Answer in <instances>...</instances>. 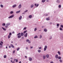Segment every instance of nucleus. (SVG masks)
Segmentation results:
<instances>
[{
	"label": "nucleus",
	"mask_w": 63,
	"mask_h": 63,
	"mask_svg": "<svg viewBox=\"0 0 63 63\" xmlns=\"http://www.w3.org/2000/svg\"><path fill=\"white\" fill-rule=\"evenodd\" d=\"M9 48H11V47L10 46H9Z\"/></svg>",
	"instance_id": "obj_59"
},
{
	"label": "nucleus",
	"mask_w": 63,
	"mask_h": 63,
	"mask_svg": "<svg viewBox=\"0 0 63 63\" xmlns=\"http://www.w3.org/2000/svg\"><path fill=\"white\" fill-rule=\"evenodd\" d=\"M3 47V46H0V48H2Z\"/></svg>",
	"instance_id": "obj_54"
},
{
	"label": "nucleus",
	"mask_w": 63,
	"mask_h": 63,
	"mask_svg": "<svg viewBox=\"0 0 63 63\" xmlns=\"http://www.w3.org/2000/svg\"><path fill=\"white\" fill-rule=\"evenodd\" d=\"M39 4H37L36 3H35L34 4V5L35 6H36V7L37 8L39 6Z\"/></svg>",
	"instance_id": "obj_7"
},
{
	"label": "nucleus",
	"mask_w": 63,
	"mask_h": 63,
	"mask_svg": "<svg viewBox=\"0 0 63 63\" xmlns=\"http://www.w3.org/2000/svg\"><path fill=\"white\" fill-rule=\"evenodd\" d=\"M52 38V36H51V37H50L49 38V40H51V39Z\"/></svg>",
	"instance_id": "obj_39"
},
{
	"label": "nucleus",
	"mask_w": 63,
	"mask_h": 63,
	"mask_svg": "<svg viewBox=\"0 0 63 63\" xmlns=\"http://www.w3.org/2000/svg\"><path fill=\"white\" fill-rule=\"evenodd\" d=\"M26 49L27 50L28 49V47H26Z\"/></svg>",
	"instance_id": "obj_51"
},
{
	"label": "nucleus",
	"mask_w": 63,
	"mask_h": 63,
	"mask_svg": "<svg viewBox=\"0 0 63 63\" xmlns=\"http://www.w3.org/2000/svg\"><path fill=\"white\" fill-rule=\"evenodd\" d=\"M38 38V36L37 35H35L34 37V39H37V38Z\"/></svg>",
	"instance_id": "obj_15"
},
{
	"label": "nucleus",
	"mask_w": 63,
	"mask_h": 63,
	"mask_svg": "<svg viewBox=\"0 0 63 63\" xmlns=\"http://www.w3.org/2000/svg\"><path fill=\"white\" fill-rule=\"evenodd\" d=\"M49 24H52V22H50L49 23Z\"/></svg>",
	"instance_id": "obj_52"
},
{
	"label": "nucleus",
	"mask_w": 63,
	"mask_h": 63,
	"mask_svg": "<svg viewBox=\"0 0 63 63\" xmlns=\"http://www.w3.org/2000/svg\"><path fill=\"white\" fill-rule=\"evenodd\" d=\"M60 26L61 27H62V28H63V25H60Z\"/></svg>",
	"instance_id": "obj_41"
},
{
	"label": "nucleus",
	"mask_w": 63,
	"mask_h": 63,
	"mask_svg": "<svg viewBox=\"0 0 63 63\" xmlns=\"http://www.w3.org/2000/svg\"><path fill=\"white\" fill-rule=\"evenodd\" d=\"M20 35V33H19L17 34V36H18L17 38L18 39L20 38H21V37Z\"/></svg>",
	"instance_id": "obj_2"
},
{
	"label": "nucleus",
	"mask_w": 63,
	"mask_h": 63,
	"mask_svg": "<svg viewBox=\"0 0 63 63\" xmlns=\"http://www.w3.org/2000/svg\"><path fill=\"white\" fill-rule=\"evenodd\" d=\"M0 45H1V46H3V44H2V43H0Z\"/></svg>",
	"instance_id": "obj_53"
},
{
	"label": "nucleus",
	"mask_w": 63,
	"mask_h": 63,
	"mask_svg": "<svg viewBox=\"0 0 63 63\" xmlns=\"http://www.w3.org/2000/svg\"><path fill=\"white\" fill-rule=\"evenodd\" d=\"M25 58H26V59H27V56H25Z\"/></svg>",
	"instance_id": "obj_60"
},
{
	"label": "nucleus",
	"mask_w": 63,
	"mask_h": 63,
	"mask_svg": "<svg viewBox=\"0 0 63 63\" xmlns=\"http://www.w3.org/2000/svg\"><path fill=\"white\" fill-rule=\"evenodd\" d=\"M8 39H10V38H11V35H9L8 36Z\"/></svg>",
	"instance_id": "obj_35"
},
{
	"label": "nucleus",
	"mask_w": 63,
	"mask_h": 63,
	"mask_svg": "<svg viewBox=\"0 0 63 63\" xmlns=\"http://www.w3.org/2000/svg\"><path fill=\"white\" fill-rule=\"evenodd\" d=\"M14 16V15H12L11 16H10L8 17V18H13V17Z\"/></svg>",
	"instance_id": "obj_5"
},
{
	"label": "nucleus",
	"mask_w": 63,
	"mask_h": 63,
	"mask_svg": "<svg viewBox=\"0 0 63 63\" xmlns=\"http://www.w3.org/2000/svg\"><path fill=\"white\" fill-rule=\"evenodd\" d=\"M15 52H16V50H14L13 51V53H15Z\"/></svg>",
	"instance_id": "obj_40"
},
{
	"label": "nucleus",
	"mask_w": 63,
	"mask_h": 63,
	"mask_svg": "<svg viewBox=\"0 0 63 63\" xmlns=\"http://www.w3.org/2000/svg\"><path fill=\"white\" fill-rule=\"evenodd\" d=\"M5 28H7L8 27V26L6 25L5 26Z\"/></svg>",
	"instance_id": "obj_43"
},
{
	"label": "nucleus",
	"mask_w": 63,
	"mask_h": 63,
	"mask_svg": "<svg viewBox=\"0 0 63 63\" xmlns=\"http://www.w3.org/2000/svg\"><path fill=\"white\" fill-rule=\"evenodd\" d=\"M46 0H42V3H44V2H46Z\"/></svg>",
	"instance_id": "obj_25"
},
{
	"label": "nucleus",
	"mask_w": 63,
	"mask_h": 63,
	"mask_svg": "<svg viewBox=\"0 0 63 63\" xmlns=\"http://www.w3.org/2000/svg\"><path fill=\"white\" fill-rule=\"evenodd\" d=\"M10 59H13V58H12V57H11V58H10Z\"/></svg>",
	"instance_id": "obj_61"
},
{
	"label": "nucleus",
	"mask_w": 63,
	"mask_h": 63,
	"mask_svg": "<svg viewBox=\"0 0 63 63\" xmlns=\"http://www.w3.org/2000/svg\"><path fill=\"white\" fill-rule=\"evenodd\" d=\"M26 42L27 43H28L29 44H31V41L28 39L26 40Z\"/></svg>",
	"instance_id": "obj_3"
},
{
	"label": "nucleus",
	"mask_w": 63,
	"mask_h": 63,
	"mask_svg": "<svg viewBox=\"0 0 63 63\" xmlns=\"http://www.w3.org/2000/svg\"><path fill=\"white\" fill-rule=\"evenodd\" d=\"M0 7H1V8H3V5L2 4H1L0 5Z\"/></svg>",
	"instance_id": "obj_34"
},
{
	"label": "nucleus",
	"mask_w": 63,
	"mask_h": 63,
	"mask_svg": "<svg viewBox=\"0 0 63 63\" xmlns=\"http://www.w3.org/2000/svg\"><path fill=\"white\" fill-rule=\"evenodd\" d=\"M30 7L31 8H33V7H34V4L31 5Z\"/></svg>",
	"instance_id": "obj_16"
},
{
	"label": "nucleus",
	"mask_w": 63,
	"mask_h": 63,
	"mask_svg": "<svg viewBox=\"0 0 63 63\" xmlns=\"http://www.w3.org/2000/svg\"><path fill=\"white\" fill-rule=\"evenodd\" d=\"M14 13V12L13 11H11L10 12V14H12Z\"/></svg>",
	"instance_id": "obj_30"
},
{
	"label": "nucleus",
	"mask_w": 63,
	"mask_h": 63,
	"mask_svg": "<svg viewBox=\"0 0 63 63\" xmlns=\"http://www.w3.org/2000/svg\"><path fill=\"white\" fill-rule=\"evenodd\" d=\"M46 57L47 58H48L49 57V56H48V55H46Z\"/></svg>",
	"instance_id": "obj_31"
},
{
	"label": "nucleus",
	"mask_w": 63,
	"mask_h": 63,
	"mask_svg": "<svg viewBox=\"0 0 63 63\" xmlns=\"http://www.w3.org/2000/svg\"><path fill=\"white\" fill-rule=\"evenodd\" d=\"M47 46L46 45L44 46V51H46V50H47Z\"/></svg>",
	"instance_id": "obj_4"
},
{
	"label": "nucleus",
	"mask_w": 63,
	"mask_h": 63,
	"mask_svg": "<svg viewBox=\"0 0 63 63\" xmlns=\"http://www.w3.org/2000/svg\"><path fill=\"white\" fill-rule=\"evenodd\" d=\"M39 49H42V47H40L38 48Z\"/></svg>",
	"instance_id": "obj_44"
},
{
	"label": "nucleus",
	"mask_w": 63,
	"mask_h": 63,
	"mask_svg": "<svg viewBox=\"0 0 63 63\" xmlns=\"http://www.w3.org/2000/svg\"><path fill=\"white\" fill-rule=\"evenodd\" d=\"M29 60L30 61H31L32 60V58L31 57H29Z\"/></svg>",
	"instance_id": "obj_6"
},
{
	"label": "nucleus",
	"mask_w": 63,
	"mask_h": 63,
	"mask_svg": "<svg viewBox=\"0 0 63 63\" xmlns=\"http://www.w3.org/2000/svg\"><path fill=\"white\" fill-rule=\"evenodd\" d=\"M42 35H40L39 36V38L40 39H42Z\"/></svg>",
	"instance_id": "obj_19"
},
{
	"label": "nucleus",
	"mask_w": 63,
	"mask_h": 63,
	"mask_svg": "<svg viewBox=\"0 0 63 63\" xmlns=\"http://www.w3.org/2000/svg\"><path fill=\"white\" fill-rule=\"evenodd\" d=\"M2 26H5L6 25V24L4 23H3L2 24Z\"/></svg>",
	"instance_id": "obj_23"
},
{
	"label": "nucleus",
	"mask_w": 63,
	"mask_h": 63,
	"mask_svg": "<svg viewBox=\"0 0 63 63\" xmlns=\"http://www.w3.org/2000/svg\"><path fill=\"white\" fill-rule=\"evenodd\" d=\"M57 26H59V24H57Z\"/></svg>",
	"instance_id": "obj_49"
},
{
	"label": "nucleus",
	"mask_w": 63,
	"mask_h": 63,
	"mask_svg": "<svg viewBox=\"0 0 63 63\" xmlns=\"http://www.w3.org/2000/svg\"><path fill=\"white\" fill-rule=\"evenodd\" d=\"M21 8V4H20L18 6V8L19 9H20Z\"/></svg>",
	"instance_id": "obj_9"
},
{
	"label": "nucleus",
	"mask_w": 63,
	"mask_h": 63,
	"mask_svg": "<svg viewBox=\"0 0 63 63\" xmlns=\"http://www.w3.org/2000/svg\"><path fill=\"white\" fill-rule=\"evenodd\" d=\"M21 36H23V33H21Z\"/></svg>",
	"instance_id": "obj_29"
},
{
	"label": "nucleus",
	"mask_w": 63,
	"mask_h": 63,
	"mask_svg": "<svg viewBox=\"0 0 63 63\" xmlns=\"http://www.w3.org/2000/svg\"><path fill=\"white\" fill-rule=\"evenodd\" d=\"M56 2L57 3H59L60 2V1L59 0H58L56 1Z\"/></svg>",
	"instance_id": "obj_21"
},
{
	"label": "nucleus",
	"mask_w": 63,
	"mask_h": 63,
	"mask_svg": "<svg viewBox=\"0 0 63 63\" xmlns=\"http://www.w3.org/2000/svg\"><path fill=\"white\" fill-rule=\"evenodd\" d=\"M12 35V33L11 32H10L9 33V35L10 36H11V35Z\"/></svg>",
	"instance_id": "obj_38"
},
{
	"label": "nucleus",
	"mask_w": 63,
	"mask_h": 63,
	"mask_svg": "<svg viewBox=\"0 0 63 63\" xmlns=\"http://www.w3.org/2000/svg\"><path fill=\"white\" fill-rule=\"evenodd\" d=\"M12 34H15V32H12Z\"/></svg>",
	"instance_id": "obj_58"
},
{
	"label": "nucleus",
	"mask_w": 63,
	"mask_h": 63,
	"mask_svg": "<svg viewBox=\"0 0 63 63\" xmlns=\"http://www.w3.org/2000/svg\"><path fill=\"white\" fill-rule=\"evenodd\" d=\"M16 62H18V61L17 59L16 60Z\"/></svg>",
	"instance_id": "obj_57"
},
{
	"label": "nucleus",
	"mask_w": 63,
	"mask_h": 63,
	"mask_svg": "<svg viewBox=\"0 0 63 63\" xmlns=\"http://www.w3.org/2000/svg\"><path fill=\"white\" fill-rule=\"evenodd\" d=\"M10 24L11 23L8 22L6 24V25H7V26H9V25H10Z\"/></svg>",
	"instance_id": "obj_8"
},
{
	"label": "nucleus",
	"mask_w": 63,
	"mask_h": 63,
	"mask_svg": "<svg viewBox=\"0 0 63 63\" xmlns=\"http://www.w3.org/2000/svg\"><path fill=\"white\" fill-rule=\"evenodd\" d=\"M49 19H49V18H47L46 19V20H49Z\"/></svg>",
	"instance_id": "obj_32"
},
{
	"label": "nucleus",
	"mask_w": 63,
	"mask_h": 63,
	"mask_svg": "<svg viewBox=\"0 0 63 63\" xmlns=\"http://www.w3.org/2000/svg\"><path fill=\"white\" fill-rule=\"evenodd\" d=\"M49 0H46V2H49Z\"/></svg>",
	"instance_id": "obj_55"
},
{
	"label": "nucleus",
	"mask_w": 63,
	"mask_h": 63,
	"mask_svg": "<svg viewBox=\"0 0 63 63\" xmlns=\"http://www.w3.org/2000/svg\"><path fill=\"white\" fill-rule=\"evenodd\" d=\"M10 46L11 47H13V48H15V47L14 46V45H13L12 44H11Z\"/></svg>",
	"instance_id": "obj_11"
},
{
	"label": "nucleus",
	"mask_w": 63,
	"mask_h": 63,
	"mask_svg": "<svg viewBox=\"0 0 63 63\" xmlns=\"http://www.w3.org/2000/svg\"><path fill=\"white\" fill-rule=\"evenodd\" d=\"M58 53L59 55H61V52L60 51H58Z\"/></svg>",
	"instance_id": "obj_12"
},
{
	"label": "nucleus",
	"mask_w": 63,
	"mask_h": 63,
	"mask_svg": "<svg viewBox=\"0 0 63 63\" xmlns=\"http://www.w3.org/2000/svg\"><path fill=\"white\" fill-rule=\"evenodd\" d=\"M38 52L40 53V52H41V50L40 49H38Z\"/></svg>",
	"instance_id": "obj_26"
},
{
	"label": "nucleus",
	"mask_w": 63,
	"mask_h": 63,
	"mask_svg": "<svg viewBox=\"0 0 63 63\" xmlns=\"http://www.w3.org/2000/svg\"><path fill=\"white\" fill-rule=\"evenodd\" d=\"M59 29L60 31H63V29L61 27Z\"/></svg>",
	"instance_id": "obj_20"
},
{
	"label": "nucleus",
	"mask_w": 63,
	"mask_h": 63,
	"mask_svg": "<svg viewBox=\"0 0 63 63\" xmlns=\"http://www.w3.org/2000/svg\"><path fill=\"white\" fill-rule=\"evenodd\" d=\"M6 57H7V56H6V55H5L4 56V58H6Z\"/></svg>",
	"instance_id": "obj_45"
},
{
	"label": "nucleus",
	"mask_w": 63,
	"mask_h": 63,
	"mask_svg": "<svg viewBox=\"0 0 63 63\" xmlns=\"http://www.w3.org/2000/svg\"><path fill=\"white\" fill-rule=\"evenodd\" d=\"M55 58L56 59H61V57L60 56L58 57V55L57 54L55 55Z\"/></svg>",
	"instance_id": "obj_1"
},
{
	"label": "nucleus",
	"mask_w": 63,
	"mask_h": 63,
	"mask_svg": "<svg viewBox=\"0 0 63 63\" xmlns=\"http://www.w3.org/2000/svg\"><path fill=\"white\" fill-rule=\"evenodd\" d=\"M15 63V62L12 61V63Z\"/></svg>",
	"instance_id": "obj_62"
},
{
	"label": "nucleus",
	"mask_w": 63,
	"mask_h": 63,
	"mask_svg": "<svg viewBox=\"0 0 63 63\" xmlns=\"http://www.w3.org/2000/svg\"><path fill=\"white\" fill-rule=\"evenodd\" d=\"M30 47L31 48V49L33 48V47L32 46H31Z\"/></svg>",
	"instance_id": "obj_48"
},
{
	"label": "nucleus",
	"mask_w": 63,
	"mask_h": 63,
	"mask_svg": "<svg viewBox=\"0 0 63 63\" xmlns=\"http://www.w3.org/2000/svg\"><path fill=\"white\" fill-rule=\"evenodd\" d=\"M28 12V10H26L24 12L25 13H26V12Z\"/></svg>",
	"instance_id": "obj_42"
},
{
	"label": "nucleus",
	"mask_w": 63,
	"mask_h": 63,
	"mask_svg": "<svg viewBox=\"0 0 63 63\" xmlns=\"http://www.w3.org/2000/svg\"><path fill=\"white\" fill-rule=\"evenodd\" d=\"M26 27H25L24 28V29H23V30H26Z\"/></svg>",
	"instance_id": "obj_47"
},
{
	"label": "nucleus",
	"mask_w": 63,
	"mask_h": 63,
	"mask_svg": "<svg viewBox=\"0 0 63 63\" xmlns=\"http://www.w3.org/2000/svg\"><path fill=\"white\" fill-rule=\"evenodd\" d=\"M27 20H29V18H27Z\"/></svg>",
	"instance_id": "obj_63"
},
{
	"label": "nucleus",
	"mask_w": 63,
	"mask_h": 63,
	"mask_svg": "<svg viewBox=\"0 0 63 63\" xmlns=\"http://www.w3.org/2000/svg\"><path fill=\"white\" fill-rule=\"evenodd\" d=\"M60 62L61 63L63 61L61 59H60L59 60Z\"/></svg>",
	"instance_id": "obj_33"
},
{
	"label": "nucleus",
	"mask_w": 63,
	"mask_h": 63,
	"mask_svg": "<svg viewBox=\"0 0 63 63\" xmlns=\"http://www.w3.org/2000/svg\"><path fill=\"white\" fill-rule=\"evenodd\" d=\"M16 4H14L13 5L12 7L13 8H15L16 7Z\"/></svg>",
	"instance_id": "obj_13"
},
{
	"label": "nucleus",
	"mask_w": 63,
	"mask_h": 63,
	"mask_svg": "<svg viewBox=\"0 0 63 63\" xmlns=\"http://www.w3.org/2000/svg\"><path fill=\"white\" fill-rule=\"evenodd\" d=\"M2 28L3 29V30H4V31H6V29L4 28L3 27H2Z\"/></svg>",
	"instance_id": "obj_18"
},
{
	"label": "nucleus",
	"mask_w": 63,
	"mask_h": 63,
	"mask_svg": "<svg viewBox=\"0 0 63 63\" xmlns=\"http://www.w3.org/2000/svg\"><path fill=\"white\" fill-rule=\"evenodd\" d=\"M44 31L46 32H47V30L46 29H44Z\"/></svg>",
	"instance_id": "obj_24"
},
{
	"label": "nucleus",
	"mask_w": 63,
	"mask_h": 63,
	"mask_svg": "<svg viewBox=\"0 0 63 63\" xmlns=\"http://www.w3.org/2000/svg\"><path fill=\"white\" fill-rule=\"evenodd\" d=\"M44 16H48V14H44Z\"/></svg>",
	"instance_id": "obj_50"
},
{
	"label": "nucleus",
	"mask_w": 63,
	"mask_h": 63,
	"mask_svg": "<svg viewBox=\"0 0 63 63\" xmlns=\"http://www.w3.org/2000/svg\"><path fill=\"white\" fill-rule=\"evenodd\" d=\"M21 19H22V16H20L19 17V19L20 20H21Z\"/></svg>",
	"instance_id": "obj_10"
},
{
	"label": "nucleus",
	"mask_w": 63,
	"mask_h": 63,
	"mask_svg": "<svg viewBox=\"0 0 63 63\" xmlns=\"http://www.w3.org/2000/svg\"><path fill=\"white\" fill-rule=\"evenodd\" d=\"M37 29L36 28H35L34 29V31H36V30H37Z\"/></svg>",
	"instance_id": "obj_37"
},
{
	"label": "nucleus",
	"mask_w": 63,
	"mask_h": 63,
	"mask_svg": "<svg viewBox=\"0 0 63 63\" xmlns=\"http://www.w3.org/2000/svg\"><path fill=\"white\" fill-rule=\"evenodd\" d=\"M20 49V48L19 47H18L17 48V51H18Z\"/></svg>",
	"instance_id": "obj_28"
},
{
	"label": "nucleus",
	"mask_w": 63,
	"mask_h": 63,
	"mask_svg": "<svg viewBox=\"0 0 63 63\" xmlns=\"http://www.w3.org/2000/svg\"><path fill=\"white\" fill-rule=\"evenodd\" d=\"M58 7L59 8H61V5H58Z\"/></svg>",
	"instance_id": "obj_27"
},
{
	"label": "nucleus",
	"mask_w": 63,
	"mask_h": 63,
	"mask_svg": "<svg viewBox=\"0 0 63 63\" xmlns=\"http://www.w3.org/2000/svg\"><path fill=\"white\" fill-rule=\"evenodd\" d=\"M28 34L27 33H26V34L24 36H25V38H26V37H27Z\"/></svg>",
	"instance_id": "obj_14"
},
{
	"label": "nucleus",
	"mask_w": 63,
	"mask_h": 63,
	"mask_svg": "<svg viewBox=\"0 0 63 63\" xmlns=\"http://www.w3.org/2000/svg\"><path fill=\"white\" fill-rule=\"evenodd\" d=\"M50 63H54L53 62V61H52V62H50Z\"/></svg>",
	"instance_id": "obj_56"
},
{
	"label": "nucleus",
	"mask_w": 63,
	"mask_h": 63,
	"mask_svg": "<svg viewBox=\"0 0 63 63\" xmlns=\"http://www.w3.org/2000/svg\"><path fill=\"white\" fill-rule=\"evenodd\" d=\"M27 31H24L23 32L24 33H26V32H27Z\"/></svg>",
	"instance_id": "obj_46"
},
{
	"label": "nucleus",
	"mask_w": 63,
	"mask_h": 63,
	"mask_svg": "<svg viewBox=\"0 0 63 63\" xmlns=\"http://www.w3.org/2000/svg\"><path fill=\"white\" fill-rule=\"evenodd\" d=\"M20 12V10L16 11V14H18V13H19Z\"/></svg>",
	"instance_id": "obj_22"
},
{
	"label": "nucleus",
	"mask_w": 63,
	"mask_h": 63,
	"mask_svg": "<svg viewBox=\"0 0 63 63\" xmlns=\"http://www.w3.org/2000/svg\"><path fill=\"white\" fill-rule=\"evenodd\" d=\"M32 17V16L31 15H30L29 16V18H31Z\"/></svg>",
	"instance_id": "obj_17"
},
{
	"label": "nucleus",
	"mask_w": 63,
	"mask_h": 63,
	"mask_svg": "<svg viewBox=\"0 0 63 63\" xmlns=\"http://www.w3.org/2000/svg\"><path fill=\"white\" fill-rule=\"evenodd\" d=\"M43 59H45V58H46V56H43Z\"/></svg>",
	"instance_id": "obj_36"
},
{
	"label": "nucleus",
	"mask_w": 63,
	"mask_h": 63,
	"mask_svg": "<svg viewBox=\"0 0 63 63\" xmlns=\"http://www.w3.org/2000/svg\"><path fill=\"white\" fill-rule=\"evenodd\" d=\"M1 42L2 44H3V42H2V41H1V42Z\"/></svg>",
	"instance_id": "obj_64"
}]
</instances>
